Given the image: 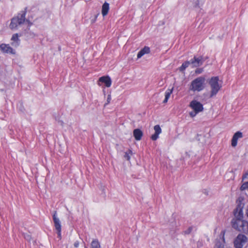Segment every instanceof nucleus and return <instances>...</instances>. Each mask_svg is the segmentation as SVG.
Segmentation results:
<instances>
[{"label":"nucleus","instance_id":"nucleus-1","mask_svg":"<svg viewBox=\"0 0 248 248\" xmlns=\"http://www.w3.org/2000/svg\"><path fill=\"white\" fill-rule=\"evenodd\" d=\"M243 199L239 198L236 201L237 206L233 211L235 218L232 219L231 224L232 227L234 229L243 232L244 233H248V222L243 219L244 217L243 209L244 203L242 202Z\"/></svg>","mask_w":248,"mask_h":248},{"label":"nucleus","instance_id":"nucleus-2","mask_svg":"<svg viewBox=\"0 0 248 248\" xmlns=\"http://www.w3.org/2000/svg\"><path fill=\"white\" fill-rule=\"evenodd\" d=\"M26 10L27 8H25L24 10L21 11L16 16L13 17L11 19V23L9 25V28L11 30H16L19 26L25 22Z\"/></svg>","mask_w":248,"mask_h":248},{"label":"nucleus","instance_id":"nucleus-3","mask_svg":"<svg viewBox=\"0 0 248 248\" xmlns=\"http://www.w3.org/2000/svg\"><path fill=\"white\" fill-rule=\"evenodd\" d=\"M205 78L204 77H199L192 81L189 86V90L195 92H200L205 87Z\"/></svg>","mask_w":248,"mask_h":248},{"label":"nucleus","instance_id":"nucleus-4","mask_svg":"<svg viewBox=\"0 0 248 248\" xmlns=\"http://www.w3.org/2000/svg\"><path fill=\"white\" fill-rule=\"evenodd\" d=\"M218 81V77H213L209 80V84L211 88L210 98L215 96L221 88V85L219 84Z\"/></svg>","mask_w":248,"mask_h":248},{"label":"nucleus","instance_id":"nucleus-5","mask_svg":"<svg viewBox=\"0 0 248 248\" xmlns=\"http://www.w3.org/2000/svg\"><path fill=\"white\" fill-rule=\"evenodd\" d=\"M248 241V238L245 235L240 233L234 240V247L235 248H242Z\"/></svg>","mask_w":248,"mask_h":248},{"label":"nucleus","instance_id":"nucleus-6","mask_svg":"<svg viewBox=\"0 0 248 248\" xmlns=\"http://www.w3.org/2000/svg\"><path fill=\"white\" fill-rule=\"evenodd\" d=\"M55 229L57 231L58 237L61 238V224L59 218L57 217V211H54L52 216Z\"/></svg>","mask_w":248,"mask_h":248},{"label":"nucleus","instance_id":"nucleus-7","mask_svg":"<svg viewBox=\"0 0 248 248\" xmlns=\"http://www.w3.org/2000/svg\"><path fill=\"white\" fill-rule=\"evenodd\" d=\"M189 107L191 108L193 110L198 113L203 110L202 104L196 100H193L190 102Z\"/></svg>","mask_w":248,"mask_h":248},{"label":"nucleus","instance_id":"nucleus-8","mask_svg":"<svg viewBox=\"0 0 248 248\" xmlns=\"http://www.w3.org/2000/svg\"><path fill=\"white\" fill-rule=\"evenodd\" d=\"M206 59H204L202 56H201L199 57L194 56L193 58L190 60L191 64L192 65L193 67H197L201 66Z\"/></svg>","mask_w":248,"mask_h":248},{"label":"nucleus","instance_id":"nucleus-9","mask_svg":"<svg viewBox=\"0 0 248 248\" xmlns=\"http://www.w3.org/2000/svg\"><path fill=\"white\" fill-rule=\"evenodd\" d=\"M226 232V231L225 230H222L220 234L219 237L220 238L222 239L221 241L220 240H216V244L214 246V248H224V243H225V234Z\"/></svg>","mask_w":248,"mask_h":248},{"label":"nucleus","instance_id":"nucleus-10","mask_svg":"<svg viewBox=\"0 0 248 248\" xmlns=\"http://www.w3.org/2000/svg\"><path fill=\"white\" fill-rule=\"evenodd\" d=\"M243 137V133L240 131H237L234 133L232 139V146L235 147L237 144L238 139Z\"/></svg>","mask_w":248,"mask_h":248},{"label":"nucleus","instance_id":"nucleus-11","mask_svg":"<svg viewBox=\"0 0 248 248\" xmlns=\"http://www.w3.org/2000/svg\"><path fill=\"white\" fill-rule=\"evenodd\" d=\"M243 137V133L240 131H237L234 133L232 139V146L235 147L237 144L238 139Z\"/></svg>","mask_w":248,"mask_h":248},{"label":"nucleus","instance_id":"nucleus-12","mask_svg":"<svg viewBox=\"0 0 248 248\" xmlns=\"http://www.w3.org/2000/svg\"><path fill=\"white\" fill-rule=\"evenodd\" d=\"M0 49L4 52L11 54H15V51L9 45L2 44L0 45Z\"/></svg>","mask_w":248,"mask_h":248},{"label":"nucleus","instance_id":"nucleus-13","mask_svg":"<svg viewBox=\"0 0 248 248\" xmlns=\"http://www.w3.org/2000/svg\"><path fill=\"white\" fill-rule=\"evenodd\" d=\"M99 81L105 84L107 87H109L111 84V80L108 76H103L99 78Z\"/></svg>","mask_w":248,"mask_h":248},{"label":"nucleus","instance_id":"nucleus-14","mask_svg":"<svg viewBox=\"0 0 248 248\" xmlns=\"http://www.w3.org/2000/svg\"><path fill=\"white\" fill-rule=\"evenodd\" d=\"M11 40L13 41V42L11 43L12 46L15 47H17L18 46L20 43V39H19L18 34H14L12 35Z\"/></svg>","mask_w":248,"mask_h":248},{"label":"nucleus","instance_id":"nucleus-15","mask_svg":"<svg viewBox=\"0 0 248 248\" xmlns=\"http://www.w3.org/2000/svg\"><path fill=\"white\" fill-rule=\"evenodd\" d=\"M133 136L136 140H140L143 136V132L139 128L135 129L133 131Z\"/></svg>","mask_w":248,"mask_h":248},{"label":"nucleus","instance_id":"nucleus-16","mask_svg":"<svg viewBox=\"0 0 248 248\" xmlns=\"http://www.w3.org/2000/svg\"><path fill=\"white\" fill-rule=\"evenodd\" d=\"M150 52V48L149 47L145 46L142 48L138 53L137 58H140L142 56L145 54H148Z\"/></svg>","mask_w":248,"mask_h":248},{"label":"nucleus","instance_id":"nucleus-17","mask_svg":"<svg viewBox=\"0 0 248 248\" xmlns=\"http://www.w3.org/2000/svg\"><path fill=\"white\" fill-rule=\"evenodd\" d=\"M109 10V4L106 2H105L102 6V14L103 16H106Z\"/></svg>","mask_w":248,"mask_h":248},{"label":"nucleus","instance_id":"nucleus-18","mask_svg":"<svg viewBox=\"0 0 248 248\" xmlns=\"http://www.w3.org/2000/svg\"><path fill=\"white\" fill-rule=\"evenodd\" d=\"M173 91V88L171 89H168L165 92V98L163 101L164 103H166L168 102L169 98L170 97V94L172 93Z\"/></svg>","mask_w":248,"mask_h":248},{"label":"nucleus","instance_id":"nucleus-19","mask_svg":"<svg viewBox=\"0 0 248 248\" xmlns=\"http://www.w3.org/2000/svg\"><path fill=\"white\" fill-rule=\"evenodd\" d=\"M191 64L190 61H186L182 64L181 66L179 68L180 72H183L188 66Z\"/></svg>","mask_w":248,"mask_h":248},{"label":"nucleus","instance_id":"nucleus-20","mask_svg":"<svg viewBox=\"0 0 248 248\" xmlns=\"http://www.w3.org/2000/svg\"><path fill=\"white\" fill-rule=\"evenodd\" d=\"M91 248H101L100 243L97 239H94L92 241Z\"/></svg>","mask_w":248,"mask_h":248},{"label":"nucleus","instance_id":"nucleus-21","mask_svg":"<svg viewBox=\"0 0 248 248\" xmlns=\"http://www.w3.org/2000/svg\"><path fill=\"white\" fill-rule=\"evenodd\" d=\"M133 155V153L131 150L128 149L127 151L124 153V157L127 160H130L131 156Z\"/></svg>","mask_w":248,"mask_h":248},{"label":"nucleus","instance_id":"nucleus-22","mask_svg":"<svg viewBox=\"0 0 248 248\" xmlns=\"http://www.w3.org/2000/svg\"><path fill=\"white\" fill-rule=\"evenodd\" d=\"M193 229L192 226L189 227L186 230L183 231L182 234L185 235L189 234L192 231Z\"/></svg>","mask_w":248,"mask_h":248},{"label":"nucleus","instance_id":"nucleus-23","mask_svg":"<svg viewBox=\"0 0 248 248\" xmlns=\"http://www.w3.org/2000/svg\"><path fill=\"white\" fill-rule=\"evenodd\" d=\"M241 191H243L245 189H248V182L244 183L240 188Z\"/></svg>","mask_w":248,"mask_h":248},{"label":"nucleus","instance_id":"nucleus-24","mask_svg":"<svg viewBox=\"0 0 248 248\" xmlns=\"http://www.w3.org/2000/svg\"><path fill=\"white\" fill-rule=\"evenodd\" d=\"M154 130L156 134H159L161 133V129L159 125H155L154 126Z\"/></svg>","mask_w":248,"mask_h":248},{"label":"nucleus","instance_id":"nucleus-25","mask_svg":"<svg viewBox=\"0 0 248 248\" xmlns=\"http://www.w3.org/2000/svg\"><path fill=\"white\" fill-rule=\"evenodd\" d=\"M23 235L24 236L25 239L29 242H30L31 239V235L29 233H23Z\"/></svg>","mask_w":248,"mask_h":248},{"label":"nucleus","instance_id":"nucleus-26","mask_svg":"<svg viewBox=\"0 0 248 248\" xmlns=\"http://www.w3.org/2000/svg\"><path fill=\"white\" fill-rule=\"evenodd\" d=\"M159 134L155 133L153 135H152L151 139L153 140H156L158 138Z\"/></svg>","mask_w":248,"mask_h":248},{"label":"nucleus","instance_id":"nucleus-27","mask_svg":"<svg viewBox=\"0 0 248 248\" xmlns=\"http://www.w3.org/2000/svg\"><path fill=\"white\" fill-rule=\"evenodd\" d=\"M203 70L202 68H197L195 70V73L197 74H199L202 73L203 72Z\"/></svg>","mask_w":248,"mask_h":248},{"label":"nucleus","instance_id":"nucleus-28","mask_svg":"<svg viewBox=\"0 0 248 248\" xmlns=\"http://www.w3.org/2000/svg\"><path fill=\"white\" fill-rule=\"evenodd\" d=\"M197 113H198V112H197L196 111L194 110L193 111L190 112L189 113V115H190L191 117H195Z\"/></svg>","mask_w":248,"mask_h":248},{"label":"nucleus","instance_id":"nucleus-29","mask_svg":"<svg viewBox=\"0 0 248 248\" xmlns=\"http://www.w3.org/2000/svg\"><path fill=\"white\" fill-rule=\"evenodd\" d=\"M110 100H111V96H110V95H108V97H107V102L105 104V106L108 104L110 102Z\"/></svg>","mask_w":248,"mask_h":248},{"label":"nucleus","instance_id":"nucleus-30","mask_svg":"<svg viewBox=\"0 0 248 248\" xmlns=\"http://www.w3.org/2000/svg\"><path fill=\"white\" fill-rule=\"evenodd\" d=\"M194 7L195 8H197V7H199V0H197L195 2V4L194 5Z\"/></svg>","mask_w":248,"mask_h":248},{"label":"nucleus","instance_id":"nucleus-31","mask_svg":"<svg viewBox=\"0 0 248 248\" xmlns=\"http://www.w3.org/2000/svg\"><path fill=\"white\" fill-rule=\"evenodd\" d=\"M74 245L75 248H78L79 246V242L78 241H76L75 242Z\"/></svg>","mask_w":248,"mask_h":248},{"label":"nucleus","instance_id":"nucleus-32","mask_svg":"<svg viewBox=\"0 0 248 248\" xmlns=\"http://www.w3.org/2000/svg\"><path fill=\"white\" fill-rule=\"evenodd\" d=\"M248 175V173H246L245 174H244L242 176V180H244V179H245L247 178Z\"/></svg>","mask_w":248,"mask_h":248},{"label":"nucleus","instance_id":"nucleus-33","mask_svg":"<svg viewBox=\"0 0 248 248\" xmlns=\"http://www.w3.org/2000/svg\"><path fill=\"white\" fill-rule=\"evenodd\" d=\"M25 21H26L28 23L29 26H31L32 24V23L28 19H26Z\"/></svg>","mask_w":248,"mask_h":248},{"label":"nucleus","instance_id":"nucleus-34","mask_svg":"<svg viewBox=\"0 0 248 248\" xmlns=\"http://www.w3.org/2000/svg\"><path fill=\"white\" fill-rule=\"evenodd\" d=\"M58 123L60 124L61 125H63V122L62 121H58Z\"/></svg>","mask_w":248,"mask_h":248}]
</instances>
